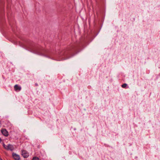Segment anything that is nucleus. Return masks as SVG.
Returning a JSON list of instances; mask_svg holds the SVG:
<instances>
[{"label":"nucleus","mask_w":160,"mask_h":160,"mask_svg":"<svg viewBox=\"0 0 160 160\" xmlns=\"http://www.w3.org/2000/svg\"><path fill=\"white\" fill-rule=\"evenodd\" d=\"M127 86V84L126 83H124L122 85V88H125Z\"/></svg>","instance_id":"6"},{"label":"nucleus","mask_w":160,"mask_h":160,"mask_svg":"<svg viewBox=\"0 0 160 160\" xmlns=\"http://www.w3.org/2000/svg\"><path fill=\"white\" fill-rule=\"evenodd\" d=\"M35 85H36V86H38V84H37V83H36L35 84Z\"/></svg>","instance_id":"8"},{"label":"nucleus","mask_w":160,"mask_h":160,"mask_svg":"<svg viewBox=\"0 0 160 160\" xmlns=\"http://www.w3.org/2000/svg\"><path fill=\"white\" fill-rule=\"evenodd\" d=\"M22 156L24 158H27L29 156L28 153L26 151H22Z\"/></svg>","instance_id":"2"},{"label":"nucleus","mask_w":160,"mask_h":160,"mask_svg":"<svg viewBox=\"0 0 160 160\" xmlns=\"http://www.w3.org/2000/svg\"><path fill=\"white\" fill-rule=\"evenodd\" d=\"M1 142V139L0 138V142Z\"/></svg>","instance_id":"9"},{"label":"nucleus","mask_w":160,"mask_h":160,"mask_svg":"<svg viewBox=\"0 0 160 160\" xmlns=\"http://www.w3.org/2000/svg\"><path fill=\"white\" fill-rule=\"evenodd\" d=\"M32 160H38V158L36 157H34L33 158Z\"/></svg>","instance_id":"7"},{"label":"nucleus","mask_w":160,"mask_h":160,"mask_svg":"<svg viewBox=\"0 0 160 160\" xmlns=\"http://www.w3.org/2000/svg\"><path fill=\"white\" fill-rule=\"evenodd\" d=\"M14 89L16 91H19L21 90V88L20 86L16 84L14 86Z\"/></svg>","instance_id":"5"},{"label":"nucleus","mask_w":160,"mask_h":160,"mask_svg":"<svg viewBox=\"0 0 160 160\" xmlns=\"http://www.w3.org/2000/svg\"><path fill=\"white\" fill-rule=\"evenodd\" d=\"M12 157L15 160H20V158L19 155L13 153H12Z\"/></svg>","instance_id":"4"},{"label":"nucleus","mask_w":160,"mask_h":160,"mask_svg":"<svg viewBox=\"0 0 160 160\" xmlns=\"http://www.w3.org/2000/svg\"><path fill=\"white\" fill-rule=\"evenodd\" d=\"M4 148L7 150L13 151L14 148L13 146L11 144H9L8 145H5L4 143L3 144Z\"/></svg>","instance_id":"1"},{"label":"nucleus","mask_w":160,"mask_h":160,"mask_svg":"<svg viewBox=\"0 0 160 160\" xmlns=\"http://www.w3.org/2000/svg\"><path fill=\"white\" fill-rule=\"evenodd\" d=\"M2 134L5 136H8V132L5 129H2L1 130Z\"/></svg>","instance_id":"3"}]
</instances>
